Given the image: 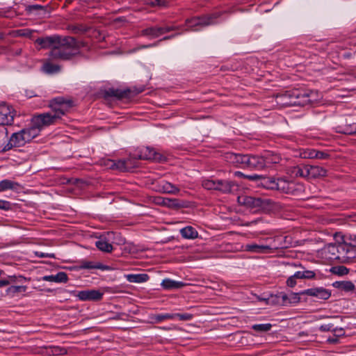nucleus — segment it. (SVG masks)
I'll return each instance as SVG.
<instances>
[{"instance_id":"a878e982","label":"nucleus","mask_w":356,"mask_h":356,"mask_svg":"<svg viewBox=\"0 0 356 356\" xmlns=\"http://www.w3.org/2000/svg\"><path fill=\"white\" fill-rule=\"evenodd\" d=\"M19 188V184L15 181L3 179L0 181V192L8 190L17 191Z\"/></svg>"},{"instance_id":"0eeeda50","label":"nucleus","mask_w":356,"mask_h":356,"mask_svg":"<svg viewBox=\"0 0 356 356\" xmlns=\"http://www.w3.org/2000/svg\"><path fill=\"white\" fill-rule=\"evenodd\" d=\"M238 202L254 211L268 212L274 209V202L267 197L252 196L238 197Z\"/></svg>"},{"instance_id":"c9c22d12","label":"nucleus","mask_w":356,"mask_h":356,"mask_svg":"<svg viewBox=\"0 0 356 356\" xmlns=\"http://www.w3.org/2000/svg\"><path fill=\"white\" fill-rule=\"evenodd\" d=\"M218 180L206 179L202 180V186L207 190H218Z\"/></svg>"},{"instance_id":"6e6d98bb","label":"nucleus","mask_w":356,"mask_h":356,"mask_svg":"<svg viewBox=\"0 0 356 356\" xmlns=\"http://www.w3.org/2000/svg\"><path fill=\"white\" fill-rule=\"evenodd\" d=\"M172 36H168V37H165L163 38V40H168V39H170Z\"/></svg>"},{"instance_id":"49530a36","label":"nucleus","mask_w":356,"mask_h":356,"mask_svg":"<svg viewBox=\"0 0 356 356\" xmlns=\"http://www.w3.org/2000/svg\"><path fill=\"white\" fill-rule=\"evenodd\" d=\"M10 202L5 200H0V209L8 210L10 209Z\"/></svg>"},{"instance_id":"de8ad7c7","label":"nucleus","mask_w":356,"mask_h":356,"mask_svg":"<svg viewBox=\"0 0 356 356\" xmlns=\"http://www.w3.org/2000/svg\"><path fill=\"white\" fill-rule=\"evenodd\" d=\"M35 254L40 258L54 257V255L52 254L44 253V252H36Z\"/></svg>"},{"instance_id":"72a5a7b5","label":"nucleus","mask_w":356,"mask_h":356,"mask_svg":"<svg viewBox=\"0 0 356 356\" xmlns=\"http://www.w3.org/2000/svg\"><path fill=\"white\" fill-rule=\"evenodd\" d=\"M26 286H10L6 289V293L10 296H14L17 293H24L26 291Z\"/></svg>"},{"instance_id":"58836bf2","label":"nucleus","mask_w":356,"mask_h":356,"mask_svg":"<svg viewBox=\"0 0 356 356\" xmlns=\"http://www.w3.org/2000/svg\"><path fill=\"white\" fill-rule=\"evenodd\" d=\"M22 280H25L23 277H19L17 278L16 277H9L8 280H0V288L4 286H7L12 282H20Z\"/></svg>"},{"instance_id":"c756f323","label":"nucleus","mask_w":356,"mask_h":356,"mask_svg":"<svg viewBox=\"0 0 356 356\" xmlns=\"http://www.w3.org/2000/svg\"><path fill=\"white\" fill-rule=\"evenodd\" d=\"M79 269H102L106 268L105 266L99 263H94L90 261H81L78 267Z\"/></svg>"},{"instance_id":"423d86ee","label":"nucleus","mask_w":356,"mask_h":356,"mask_svg":"<svg viewBox=\"0 0 356 356\" xmlns=\"http://www.w3.org/2000/svg\"><path fill=\"white\" fill-rule=\"evenodd\" d=\"M37 136H38V131L31 129V127L14 133L5 145H0V152H4L15 147H22Z\"/></svg>"},{"instance_id":"2eb2a0df","label":"nucleus","mask_w":356,"mask_h":356,"mask_svg":"<svg viewBox=\"0 0 356 356\" xmlns=\"http://www.w3.org/2000/svg\"><path fill=\"white\" fill-rule=\"evenodd\" d=\"M301 295H307L309 296L316 297L318 299L327 300L331 296V292L322 287L320 288H312L304 290L300 293Z\"/></svg>"},{"instance_id":"39448f33","label":"nucleus","mask_w":356,"mask_h":356,"mask_svg":"<svg viewBox=\"0 0 356 356\" xmlns=\"http://www.w3.org/2000/svg\"><path fill=\"white\" fill-rule=\"evenodd\" d=\"M335 260L348 263L356 258V245L348 243L340 232H335Z\"/></svg>"},{"instance_id":"b1692460","label":"nucleus","mask_w":356,"mask_h":356,"mask_svg":"<svg viewBox=\"0 0 356 356\" xmlns=\"http://www.w3.org/2000/svg\"><path fill=\"white\" fill-rule=\"evenodd\" d=\"M186 284L182 282L175 281L170 279H164L161 282V286L164 289L171 290L180 289Z\"/></svg>"},{"instance_id":"c03bdc74","label":"nucleus","mask_w":356,"mask_h":356,"mask_svg":"<svg viewBox=\"0 0 356 356\" xmlns=\"http://www.w3.org/2000/svg\"><path fill=\"white\" fill-rule=\"evenodd\" d=\"M102 165H104L106 168L114 169L115 165V161L107 159L102 163Z\"/></svg>"},{"instance_id":"f257e3e1","label":"nucleus","mask_w":356,"mask_h":356,"mask_svg":"<svg viewBox=\"0 0 356 356\" xmlns=\"http://www.w3.org/2000/svg\"><path fill=\"white\" fill-rule=\"evenodd\" d=\"M42 49H49V59L44 62L42 70L48 74H56L60 72V67L52 63L51 60H68L80 53L82 43L70 36H60L53 35L39 38L35 40Z\"/></svg>"},{"instance_id":"a211bd4d","label":"nucleus","mask_w":356,"mask_h":356,"mask_svg":"<svg viewBox=\"0 0 356 356\" xmlns=\"http://www.w3.org/2000/svg\"><path fill=\"white\" fill-rule=\"evenodd\" d=\"M44 281L56 283H65L68 280L67 275L65 272H59L56 275H45L42 277Z\"/></svg>"},{"instance_id":"412c9836","label":"nucleus","mask_w":356,"mask_h":356,"mask_svg":"<svg viewBox=\"0 0 356 356\" xmlns=\"http://www.w3.org/2000/svg\"><path fill=\"white\" fill-rule=\"evenodd\" d=\"M159 190L163 193L176 195L179 193V188L175 185L165 181H162L159 184Z\"/></svg>"},{"instance_id":"4d7b16f0","label":"nucleus","mask_w":356,"mask_h":356,"mask_svg":"<svg viewBox=\"0 0 356 356\" xmlns=\"http://www.w3.org/2000/svg\"><path fill=\"white\" fill-rule=\"evenodd\" d=\"M3 38V34L0 33V40Z\"/></svg>"},{"instance_id":"a19ab883","label":"nucleus","mask_w":356,"mask_h":356,"mask_svg":"<svg viewBox=\"0 0 356 356\" xmlns=\"http://www.w3.org/2000/svg\"><path fill=\"white\" fill-rule=\"evenodd\" d=\"M318 156H319V152L313 149H308L303 153L304 158L314 159Z\"/></svg>"},{"instance_id":"a18cd8bd","label":"nucleus","mask_w":356,"mask_h":356,"mask_svg":"<svg viewBox=\"0 0 356 356\" xmlns=\"http://www.w3.org/2000/svg\"><path fill=\"white\" fill-rule=\"evenodd\" d=\"M297 279L296 277H294V274L290 276L286 280L287 285L290 287H293L296 284Z\"/></svg>"},{"instance_id":"864d4df0","label":"nucleus","mask_w":356,"mask_h":356,"mask_svg":"<svg viewBox=\"0 0 356 356\" xmlns=\"http://www.w3.org/2000/svg\"><path fill=\"white\" fill-rule=\"evenodd\" d=\"M258 300H260V301H266L267 302L268 301V299L267 298H258Z\"/></svg>"},{"instance_id":"dca6fc26","label":"nucleus","mask_w":356,"mask_h":356,"mask_svg":"<svg viewBox=\"0 0 356 356\" xmlns=\"http://www.w3.org/2000/svg\"><path fill=\"white\" fill-rule=\"evenodd\" d=\"M138 156L140 159L157 161H161L162 159V156L159 153L156 152L154 149L149 147L142 148Z\"/></svg>"},{"instance_id":"f03ea898","label":"nucleus","mask_w":356,"mask_h":356,"mask_svg":"<svg viewBox=\"0 0 356 356\" xmlns=\"http://www.w3.org/2000/svg\"><path fill=\"white\" fill-rule=\"evenodd\" d=\"M50 111L34 115L31 120V129L38 131V134L44 128L54 124L61 117L65 115L73 106V102L70 99H65L62 97H58L49 102Z\"/></svg>"},{"instance_id":"f704fd0d","label":"nucleus","mask_w":356,"mask_h":356,"mask_svg":"<svg viewBox=\"0 0 356 356\" xmlns=\"http://www.w3.org/2000/svg\"><path fill=\"white\" fill-rule=\"evenodd\" d=\"M307 170H308L307 165H298L296 168H294L293 172L297 177H304V178L307 179V177H308V174H307L308 171Z\"/></svg>"},{"instance_id":"13d9d810","label":"nucleus","mask_w":356,"mask_h":356,"mask_svg":"<svg viewBox=\"0 0 356 356\" xmlns=\"http://www.w3.org/2000/svg\"><path fill=\"white\" fill-rule=\"evenodd\" d=\"M321 328H322L323 330H325V327L323 325H322V326H321Z\"/></svg>"},{"instance_id":"393cba45","label":"nucleus","mask_w":356,"mask_h":356,"mask_svg":"<svg viewBox=\"0 0 356 356\" xmlns=\"http://www.w3.org/2000/svg\"><path fill=\"white\" fill-rule=\"evenodd\" d=\"M355 285L350 281H335V289L339 291L349 293L355 290Z\"/></svg>"},{"instance_id":"603ef678","label":"nucleus","mask_w":356,"mask_h":356,"mask_svg":"<svg viewBox=\"0 0 356 356\" xmlns=\"http://www.w3.org/2000/svg\"><path fill=\"white\" fill-rule=\"evenodd\" d=\"M324 156H325V154L323 152H319V156H318L317 158L323 159V158H324Z\"/></svg>"},{"instance_id":"09e8293b","label":"nucleus","mask_w":356,"mask_h":356,"mask_svg":"<svg viewBox=\"0 0 356 356\" xmlns=\"http://www.w3.org/2000/svg\"><path fill=\"white\" fill-rule=\"evenodd\" d=\"M345 334V332L343 328L337 329L335 328V337L343 336ZM337 341V338H335V342Z\"/></svg>"},{"instance_id":"4468645a","label":"nucleus","mask_w":356,"mask_h":356,"mask_svg":"<svg viewBox=\"0 0 356 356\" xmlns=\"http://www.w3.org/2000/svg\"><path fill=\"white\" fill-rule=\"evenodd\" d=\"M174 26H163V27H149L142 31V35L148 36L151 38H155L160 35L168 33L170 31L175 30Z\"/></svg>"},{"instance_id":"2f4dec72","label":"nucleus","mask_w":356,"mask_h":356,"mask_svg":"<svg viewBox=\"0 0 356 356\" xmlns=\"http://www.w3.org/2000/svg\"><path fill=\"white\" fill-rule=\"evenodd\" d=\"M335 131L344 134H356V122L345 126L343 128L337 127Z\"/></svg>"},{"instance_id":"20e7f679","label":"nucleus","mask_w":356,"mask_h":356,"mask_svg":"<svg viewBox=\"0 0 356 356\" xmlns=\"http://www.w3.org/2000/svg\"><path fill=\"white\" fill-rule=\"evenodd\" d=\"M226 159L232 163L241 168L250 170H261L266 168L264 156L227 153Z\"/></svg>"},{"instance_id":"7c9ffc66","label":"nucleus","mask_w":356,"mask_h":356,"mask_svg":"<svg viewBox=\"0 0 356 356\" xmlns=\"http://www.w3.org/2000/svg\"><path fill=\"white\" fill-rule=\"evenodd\" d=\"M131 168V159L127 160H119L115 161L114 169L119 170L120 171H127Z\"/></svg>"},{"instance_id":"37998d69","label":"nucleus","mask_w":356,"mask_h":356,"mask_svg":"<svg viewBox=\"0 0 356 356\" xmlns=\"http://www.w3.org/2000/svg\"><path fill=\"white\" fill-rule=\"evenodd\" d=\"M146 3L152 6H165V3L162 0H146Z\"/></svg>"},{"instance_id":"3c124183","label":"nucleus","mask_w":356,"mask_h":356,"mask_svg":"<svg viewBox=\"0 0 356 356\" xmlns=\"http://www.w3.org/2000/svg\"><path fill=\"white\" fill-rule=\"evenodd\" d=\"M40 9H42V6H41L40 5H33V6H29V8H28V10L30 12L33 11V10H40Z\"/></svg>"},{"instance_id":"c85d7f7f","label":"nucleus","mask_w":356,"mask_h":356,"mask_svg":"<svg viewBox=\"0 0 356 356\" xmlns=\"http://www.w3.org/2000/svg\"><path fill=\"white\" fill-rule=\"evenodd\" d=\"M264 158L266 163V167H268L271 164L278 163L281 160L280 155L271 152L266 153L264 155Z\"/></svg>"},{"instance_id":"4be33fe9","label":"nucleus","mask_w":356,"mask_h":356,"mask_svg":"<svg viewBox=\"0 0 356 356\" xmlns=\"http://www.w3.org/2000/svg\"><path fill=\"white\" fill-rule=\"evenodd\" d=\"M166 320H174V316H172V314H156L149 316V321L152 323H159Z\"/></svg>"},{"instance_id":"f3484780","label":"nucleus","mask_w":356,"mask_h":356,"mask_svg":"<svg viewBox=\"0 0 356 356\" xmlns=\"http://www.w3.org/2000/svg\"><path fill=\"white\" fill-rule=\"evenodd\" d=\"M218 190L223 193H231L237 189V185L228 180H218Z\"/></svg>"},{"instance_id":"ddd939ff","label":"nucleus","mask_w":356,"mask_h":356,"mask_svg":"<svg viewBox=\"0 0 356 356\" xmlns=\"http://www.w3.org/2000/svg\"><path fill=\"white\" fill-rule=\"evenodd\" d=\"M277 248L273 247L271 244H257L248 243L245 245V250L256 254H267L273 252Z\"/></svg>"},{"instance_id":"5fc2aeb1","label":"nucleus","mask_w":356,"mask_h":356,"mask_svg":"<svg viewBox=\"0 0 356 356\" xmlns=\"http://www.w3.org/2000/svg\"><path fill=\"white\" fill-rule=\"evenodd\" d=\"M330 271L332 273H334V266H332L330 269Z\"/></svg>"},{"instance_id":"7ed1b4c3","label":"nucleus","mask_w":356,"mask_h":356,"mask_svg":"<svg viewBox=\"0 0 356 356\" xmlns=\"http://www.w3.org/2000/svg\"><path fill=\"white\" fill-rule=\"evenodd\" d=\"M320 95L307 88H294L276 95V102L282 106H306L317 102Z\"/></svg>"},{"instance_id":"ea45409f","label":"nucleus","mask_w":356,"mask_h":356,"mask_svg":"<svg viewBox=\"0 0 356 356\" xmlns=\"http://www.w3.org/2000/svg\"><path fill=\"white\" fill-rule=\"evenodd\" d=\"M172 316H174V320L175 319H179V321H190L193 318V314H172Z\"/></svg>"},{"instance_id":"473e14b6","label":"nucleus","mask_w":356,"mask_h":356,"mask_svg":"<svg viewBox=\"0 0 356 356\" xmlns=\"http://www.w3.org/2000/svg\"><path fill=\"white\" fill-rule=\"evenodd\" d=\"M106 95L108 97H115L118 99H121L127 97V92L125 90H121L119 89L109 88L106 91Z\"/></svg>"},{"instance_id":"5701e85b","label":"nucleus","mask_w":356,"mask_h":356,"mask_svg":"<svg viewBox=\"0 0 356 356\" xmlns=\"http://www.w3.org/2000/svg\"><path fill=\"white\" fill-rule=\"evenodd\" d=\"M124 277L128 282L131 283H143L149 280V275L145 273L127 274Z\"/></svg>"},{"instance_id":"aec40b11","label":"nucleus","mask_w":356,"mask_h":356,"mask_svg":"<svg viewBox=\"0 0 356 356\" xmlns=\"http://www.w3.org/2000/svg\"><path fill=\"white\" fill-rule=\"evenodd\" d=\"M307 170L308 179L324 176L325 175V170L318 165H307Z\"/></svg>"},{"instance_id":"6ab92c4d","label":"nucleus","mask_w":356,"mask_h":356,"mask_svg":"<svg viewBox=\"0 0 356 356\" xmlns=\"http://www.w3.org/2000/svg\"><path fill=\"white\" fill-rule=\"evenodd\" d=\"M159 200L158 203L170 209H179L184 207V204L175 198L162 197Z\"/></svg>"},{"instance_id":"4c0bfd02","label":"nucleus","mask_w":356,"mask_h":356,"mask_svg":"<svg viewBox=\"0 0 356 356\" xmlns=\"http://www.w3.org/2000/svg\"><path fill=\"white\" fill-rule=\"evenodd\" d=\"M282 299L284 302L288 300V302L291 304L297 303L300 301L299 293H291L289 296L283 295Z\"/></svg>"},{"instance_id":"9b49d317","label":"nucleus","mask_w":356,"mask_h":356,"mask_svg":"<svg viewBox=\"0 0 356 356\" xmlns=\"http://www.w3.org/2000/svg\"><path fill=\"white\" fill-rule=\"evenodd\" d=\"M15 111L4 102L0 103V125H9L13 122Z\"/></svg>"},{"instance_id":"bb28decb","label":"nucleus","mask_w":356,"mask_h":356,"mask_svg":"<svg viewBox=\"0 0 356 356\" xmlns=\"http://www.w3.org/2000/svg\"><path fill=\"white\" fill-rule=\"evenodd\" d=\"M180 234L183 238L187 239H194L198 236L197 232L191 226L182 228L180 230Z\"/></svg>"},{"instance_id":"1a4fd4ad","label":"nucleus","mask_w":356,"mask_h":356,"mask_svg":"<svg viewBox=\"0 0 356 356\" xmlns=\"http://www.w3.org/2000/svg\"><path fill=\"white\" fill-rule=\"evenodd\" d=\"M118 234L108 232L105 234L102 235L96 241V247L102 252H111L113 250L112 243H114V239Z\"/></svg>"},{"instance_id":"cd10ccee","label":"nucleus","mask_w":356,"mask_h":356,"mask_svg":"<svg viewBox=\"0 0 356 356\" xmlns=\"http://www.w3.org/2000/svg\"><path fill=\"white\" fill-rule=\"evenodd\" d=\"M302 270L297 271L294 273V277L301 280H312L316 277V273L313 270H306L302 267Z\"/></svg>"},{"instance_id":"6e6552de","label":"nucleus","mask_w":356,"mask_h":356,"mask_svg":"<svg viewBox=\"0 0 356 356\" xmlns=\"http://www.w3.org/2000/svg\"><path fill=\"white\" fill-rule=\"evenodd\" d=\"M219 16L218 13L202 17H193L187 19L186 22L188 29L197 31L202 27L213 24L216 22V19Z\"/></svg>"},{"instance_id":"f8f14e48","label":"nucleus","mask_w":356,"mask_h":356,"mask_svg":"<svg viewBox=\"0 0 356 356\" xmlns=\"http://www.w3.org/2000/svg\"><path fill=\"white\" fill-rule=\"evenodd\" d=\"M74 295L81 301H97L102 298L104 293L99 290L91 289L74 291Z\"/></svg>"},{"instance_id":"9d476101","label":"nucleus","mask_w":356,"mask_h":356,"mask_svg":"<svg viewBox=\"0 0 356 356\" xmlns=\"http://www.w3.org/2000/svg\"><path fill=\"white\" fill-rule=\"evenodd\" d=\"M265 184L266 186L268 188L281 191L285 193H290L293 189V184L289 183L283 179L276 180L273 178H268Z\"/></svg>"},{"instance_id":"e433bc0d","label":"nucleus","mask_w":356,"mask_h":356,"mask_svg":"<svg viewBox=\"0 0 356 356\" xmlns=\"http://www.w3.org/2000/svg\"><path fill=\"white\" fill-rule=\"evenodd\" d=\"M272 326L270 323L254 324L252 326V329L257 332L263 333L270 331Z\"/></svg>"},{"instance_id":"79ce46f5","label":"nucleus","mask_w":356,"mask_h":356,"mask_svg":"<svg viewBox=\"0 0 356 356\" xmlns=\"http://www.w3.org/2000/svg\"><path fill=\"white\" fill-rule=\"evenodd\" d=\"M349 270L343 266H335V275H338L340 276L348 274Z\"/></svg>"},{"instance_id":"8fccbe9b","label":"nucleus","mask_w":356,"mask_h":356,"mask_svg":"<svg viewBox=\"0 0 356 356\" xmlns=\"http://www.w3.org/2000/svg\"><path fill=\"white\" fill-rule=\"evenodd\" d=\"M246 178H248L250 180H259L262 178L261 176L258 175H247L245 176Z\"/></svg>"}]
</instances>
